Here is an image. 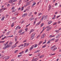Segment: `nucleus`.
<instances>
[{"mask_svg":"<svg viewBox=\"0 0 61 61\" xmlns=\"http://www.w3.org/2000/svg\"><path fill=\"white\" fill-rule=\"evenodd\" d=\"M13 42H11L10 43L6 46V47H4L3 48V49H5L7 48H9L12 46Z\"/></svg>","mask_w":61,"mask_h":61,"instance_id":"nucleus-1","label":"nucleus"},{"mask_svg":"<svg viewBox=\"0 0 61 61\" xmlns=\"http://www.w3.org/2000/svg\"><path fill=\"white\" fill-rule=\"evenodd\" d=\"M17 1V0H11L10 1H9L8 2L9 3H11V4H12L13 2H16Z\"/></svg>","mask_w":61,"mask_h":61,"instance_id":"nucleus-2","label":"nucleus"},{"mask_svg":"<svg viewBox=\"0 0 61 61\" xmlns=\"http://www.w3.org/2000/svg\"><path fill=\"white\" fill-rule=\"evenodd\" d=\"M31 4V1H29V2H27L26 5H24V6L25 7H26V6H27V5H30V4Z\"/></svg>","mask_w":61,"mask_h":61,"instance_id":"nucleus-3","label":"nucleus"},{"mask_svg":"<svg viewBox=\"0 0 61 61\" xmlns=\"http://www.w3.org/2000/svg\"><path fill=\"white\" fill-rule=\"evenodd\" d=\"M35 35V33H33L32 35L31 36H31L30 39L31 40H32V39H33L34 38V36Z\"/></svg>","mask_w":61,"mask_h":61,"instance_id":"nucleus-4","label":"nucleus"},{"mask_svg":"<svg viewBox=\"0 0 61 61\" xmlns=\"http://www.w3.org/2000/svg\"><path fill=\"white\" fill-rule=\"evenodd\" d=\"M43 16L44 18V20H46L47 18V15H46L45 16V15Z\"/></svg>","mask_w":61,"mask_h":61,"instance_id":"nucleus-5","label":"nucleus"},{"mask_svg":"<svg viewBox=\"0 0 61 61\" xmlns=\"http://www.w3.org/2000/svg\"><path fill=\"white\" fill-rule=\"evenodd\" d=\"M34 45H33L31 46V47L30 49V51H31V50H32V49H33V48H34Z\"/></svg>","mask_w":61,"mask_h":61,"instance_id":"nucleus-6","label":"nucleus"},{"mask_svg":"<svg viewBox=\"0 0 61 61\" xmlns=\"http://www.w3.org/2000/svg\"><path fill=\"white\" fill-rule=\"evenodd\" d=\"M52 28L51 27H50L49 28H48L46 30L47 31H50L51 29V28Z\"/></svg>","mask_w":61,"mask_h":61,"instance_id":"nucleus-7","label":"nucleus"},{"mask_svg":"<svg viewBox=\"0 0 61 61\" xmlns=\"http://www.w3.org/2000/svg\"><path fill=\"white\" fill-rule=\"evenodd\" d=\"M40 23H41V21H40L36 24V26H38V25H39L40 24Z\"/></svg>","mask_w":61,"mask_h":61,"instance_id":"nucleus-8","label":"nucleus"},{"mask_svg":"<svg viewBox=\"0 0 61 61\" xmlns=\"http://www.w3.org/2000/svg\"><path fill=\"white\" fill-rule=\"evenodd\" d=\"M51 6L50 5L49 6V9H48V11H49V10H50L51 9Z\"/></svg>","mask_w":61,"mask_h":61,"instance_id":"nucleus-9","label":"nucleus"},{"mask_svg":"<svg viewBox=\"0 0 61 61\" xmlns=\"http://www.w3.org/2000/svg\"><path fill=\"white\" fill-rule=\"evenodd\" d=\"M52 21H49L48 23V25H49L50 24H51L52 23Z\"/></svg>","mask_w":61,"mask_h":61,"instance_id":"nucleus-10","label":"nucleus"},{"mask_svg":"<svg viewBox=\"0 0 61 61\" xmlns=\"http://www.w3.org/2000/svg\"><path fill=\"white\" fill-rule=\"evenodd\" d=\"M56 47V46L54 45L53 46H52V47H51V50H52V49H53L54 47Z\"/></svg>","mask_w":61,"mask_h":61,"instance_id":"nucleus-11","label":"nucleus"},{"mask_svg":"<svg viewBox=\"0 0 61 61\" xmlns=\"http://www.w3.org/2000/svg\"><path fill=\"white\" fill-rule=\"evenodd\" d=\"M22 0H20L19 1L18 4L19 5H20L21 4V3H22Z\"/></svg>","mask_w":61,"mask_h":61,"instance_id":"nucleus-12","label":"nucleus"},{"mask_svg":"<svg viewBox=\"0 0 61 61\" xmlns=\"http://www.w3.org/2000/svg\"><path fill=\"white\" fill-rule=\"evenodd\" d=\"M33 31H34V30L33 29H32L31 30H30L29 34H31V32H33Z\"/></svg>","mask_w":61,"mask_h":61,"instance_id":"nucleus-13","label":"nucleus"},{"mask_svg":"<svg viewBox=\"0 0 61 61\" xmlns=\"http://www.w3.org/2000/svg\"><path fill=\"white\" fill-rule=\"evenodd\" d=\"M15 42H16L17 41V36H16L15 37Z\"/></svg>","mask_w":61,"mask_h":61,"instance_id":"nucleus-14","label":"nucleus"},{"mask_svg":"<svg viewBox=\"0 0 61 61\" xmlns=\"http://www.w3.org/2000/svg\"><path fill=\"white\" fill-rule=\"evenodd\" d=\"M5 16H4L3 17H2L1 19V21H3L5 19Z\"/></svg>","mask_w":61,"mask_h":61,"instance_id":"nucleus-15","label":"nucleus"},{"mask_svg":"<svg viewBox=\"0 0 61 61\" xmlns=\"http://www.w3.org/2000/svg\"><path fill=\"white\" fill-rule=\"evenodd\" d=\"M56 38H58L60 37V35H58V36H57L56 37Z\"/></svg>","mask_w":61,"mask_h":61,"instance_id":"nucleus-16","label":"nucleus"},{"mask_svg":"<svg viewBox=\"0 0 61 61\" xmlns=\"http://www.w3.org/2000/svg\"><path fill=\"white\" fill-rule=\"evenodd\" d=\"M5 42V41H0V43H4Z\"/></svg>","mask_w":61,"mask_h":61,"instance_id":"nucleus-17","label":"nucleus"},{"mask_svg":"<svg viewBox=\"0 0 61 61\" xmlns=\"http://www.w3.org/2000/svg\"><path fill=\"white\" fill-rule=\"evenodd\" d=\"M44 19V16H42V18L41 19V21H43V19Z\"/></svg>","mask_w":61,"mask_h":61,"instance_id":"nucleus-18","label":"nucleus"},{"mask_svg":"<svg viewBox=\"0 0 61 61\" xmlns=\"http://www.w3.org/2000/svg\"><path fill=\"white\" fill-rule=\"evenodd\" d=\"M57 49V47H55V48L53 49L52 50V51H55V50H56V49Z\"/></svg>","mask_w":61,"mask_h":61,"instance_id":"nucleus-19","label":"nucleus"},{"mask_svg":"<svg viewBox=\"0 0 61 61\" xmlns=\"http://www.w3.org/2000/svg\"><path fill=\"white\" fill-rule=\"evenodd\" d=\"M23 31V30L22 29L20 30L19 32V33H20L21 32H22Z\"/></svg>","mask_w":61,"mask_h":61,"instance_id":"nucleus-20","label":"nucleus"},{"mask_svg":"<svg viewBox=\"0 0 61 61\" xmlns=\"http://www.w3.org/2000/svg\"><path fill=\"white\" fill-rule=\"evenodd\" d=\"M55 54H56V53H54L53 54H50V56H54V55H55Z\"/></svg>","mask_w":61,"mask_h":61,"instance_id":"nucleus-21","label":"nucleus"},{"mask_svg":"<svg viewBox=\"0 0 61 61\" xmlns=\"http://www.w3.org/2000/svg\"><path fill=\"white\" fill-rule=\"evenodd\" d=\"M34 20V18H32L30 19V21H32V20Z\"/></svg>","mask_w":61,"mask_h":61,"instance_id":"nucleus-22","label":"nucleus"},{"mask_svg":"<svg viewBox=\"0 0 61 61\" xmlns=\"http://www.w3.org/2000/svg\"><path fill=\"white\" fill-rule=\"evenodd\" d=\"M14 23H13L12 25H11V27H13L14 26Z\"/></svg>","mask_w":61,"mask_h":61,"instance_id":"nucleus-23","label":"nucleus"},{"mask_svg":"<svg viewBox=\"0 0 61 61\" xmlns=\"http://www.w3.org/2000/svg\"><path fill=\"white\" fill-rule=\"evenodd\" d=\"M4 9V8H2L0 10V13H2V10H3Z\"/></svg>","mask_w":61,"mask_h":61,"instance_id":"nucleus-24","label":"nucleus"},{"mask_svg":"<svg viewBox=\"0 0 61 61\" xmlns=\"http://www.w3.org/2000/svg\"><path fill=\"white\" fill-rule=\"evenodd\" d=\"M40 51V50H37L35 52V53H37V52H39Z\"/></svg>","mask_w":61,"mask_h":61,"instance_id":"nucleus-25","label":"nucleus"},{"mask_svg":"<svg viewBox=\"0 0 61 61\" xmlns=\"http://www.w3.org/2000/svg\"><path fill=\"white\" fill-rule=\"evenodd\" d=\"M22 56V55H19L18 56V57H21V56Z\"/></svg>","mask_w":61,"mask_h":61,"instance_id":"nucleus-26","label":"nucleus"},{"mask_svg":"<svg viewBox=\"0 0 61 61\" xmlns=\"http://www.w3.org/2000/svg\"><path fill=\"white\" fill-rule=\"evenodd\" d=\"M44 56V55H42L40 56V58H42V57H43Z\"/></svg>","mask_w":61,"mask_h":61,"instance_id":"nucleus-27","label":"nucleus"},{"mask_svg":"<svg viewBox=\"0 0 61 61\" xmlns=\"http://www.w3.org/2000/svg\"><path fill=\"white\" fill-rule=\"evenodd\" d=\"M55 31V32H57V33H59V30H56Z\"/></svg>","mask_w":61,"mask_h":61,"instance_id":"nucleus-28","label":"nucleus"},{"mask_svg":"<svg viewBox=\"0 0 61 61\" xmlns=\"http://www.w3.org/2000/svg\"><path fill=\"white\" fill-rule=\"evenodd\" d=\"M15 6H13L11 8V10H14V9H15Z\"/></svg>","mask_w":61,"mask_h":61,"instance_id":"nucleus-29","label":"nucleus"},{"mask_svg":"<svg viewBox=\"0 0 61 61\" xmlns=\"http://www.w3.org/2000/svg\"><path fill=\"white\" fill-rule=\"evenodd\" d=\"M24 10V6H23L22 7L21 9V11H23Z\"/></svg>","mask_w":61,"mask_h":61,"instance_id":"nucleus-30","label":"nucleus"},{"mask_svg":"<svg viewBox=\"0 0 61 61\" xmlns=\"http://www.w3.org/2000/svg\"><path fill=\"white\" fill-rule=\"evenodd\" d=\"M40 36H41V35L40 34L37 37H36L37 38H38V37H39Z\"/></svg>","mask_w":61,"mask_h":61,"instance_id":"nucleus-31","label":"nucleus"},{"mask_svg":"<svg viewBox=\"0 0 61 61\" xmlns=\"http://www.w3.org/2000/svg\"><path fill=\"white\" fill-rule=\"evenodd\" d=\"M28 49H26V51H25V53H26V52H28Z\"/></svg>","mask_w":61,"mask_h":61,"instance_id":"nucleus-32","label":"nucleus"},{"mask_svg":"<svg viewBox=\"0 0 61 61\" xmlns=\"http://www.w3.org/2000/svg\"><path fill=\"white\" fill-rule=\"evenodd\" d=\"M32 14V12H31L29 14V15H31Z\"/></svg>","mask_w":61,"mask_h":61,"instance_id":"nucleus-33","label":"nucleus"},{"mask_svg":"<svg viewBox=\"0 0 61 61\" xmlns=\"http://www.w3.org/2000/svg\"><path fill=\"white\" fill-rule=\"evenodd\" d=\"M42 42H43V41H41L39 43V45H40L41 44V43H42Z\"/></svg>","mask_w":61,"mask_h":61,"instance_id":"nucleus-34","label":"nucleus"},{"mask_svg":"<svg viewBox=\"0 0 61 61\" xmlns=\"http://www.w3.org/2000/svg\"><path fill=\"white\" fill-rule=\"evenodd\" d=\"M37 46V44H35V46L34 47V48H35Z\"/></svg>","mask_w":61,"mask_h":61,"instance_id":"nucleus-35","label":"nucleus"},{"mask_svg":"<svg viewBox=\"0 0 61 61\" xmlns=\"http://www.w3.org/2000/svg\"><path fill=\"white\" fill-rule=\"evenodd\" d=\"M46 45H44L43 46H42V48H44L45 47H46Z\"/></svg>","mask_w":61,"mask_h":61,"instance_id":"nucleus-36","label":"nucleus"},{"mask_svg":"<svg viewBox=\"0 0 61 61\" xmlns=\"http://www.w3.org/2000/svg\"><path fill=\"white\" fill-rule=\"evenodd\" d=\"M44 25V23H42L41 25V27H42V26H43Z\"/></svg>","mask_w":61,"mask_h":61,"instance_id":"nucleus-37","label":"nucleus"},{"mask_svg":"<svg viewBox=\"0 0 61 61\" xmlns=\"http://www.w3.org/2000/svg\"><path fill=\"white\" fill-rule=\"evenodd\" d=\"M8 16H9V15H5L6 18H7V17H8Z\"/></svg>","mask_w":61,"mask_h":61,"instance_id":"nucleus-38","label":"nucleus"},{"mask_svg":"<svg viewBox=\"0 0 61 61\" xmlns=\"http://www.w3.org/2000/svg\"><path fill=\"white\" fill-rule=\"evenodd\" d=\"M36 4V2H34L33 3L32 5H35Z\"/></svg>","mask_w":61,"mask_h":61,"instance_id":"nucleus-39","label":"nucleus"},{"mask_svg":"<svg viewBox=\"0 0 61 61\" xmlns=\"http://www.w3.org/2000/svg\"><path fill=\"white\" fill-rule=\"evenodd\" d=\"M15 5V3L12 4L11 5L12 6H14V5Z\"/></svg>","mask_w":61,"mask_h":61,"instance_id":"nucleus-40","label":"nucleus"},{"mask_svg":"<svg viewBox=\"0 0 61 61\" xmlns=\"http://www.w3.org/2000/svg\"><path fill=\"white\" fill-rule=\"evenodd\" d=\"M8 42H9V41H8L6 43V44L5 45V46H6V45H7Z\"/></svg>","mask_w":61,"mask_h":61,"instance_id":"nucleus-41","label":"nucleus"},{"mask_svg":"<svg viewBox=\"0 0 61 61\" xmlns=\"http://www.w3.org/2000/svg\"><path fill=\"white\" fill-rule=\"evenodd\" d=\"M6 37V36L4 38H2L1 39V40H4V39H5V38Z\"/></svg>","mask_w":61,"mask_h":61,"instance_id":"nucleus-42","label":"nucleus"},{"mask_svg":"<svg viewBox=\"0 0 61 61\" xmlns=\"http://www.w3.org/2000/svg\"><path fill=\"white\" fill-rule=\"evenodd\" d=\"M18 50L15 51L14 52V53H16V52H18Z\"/></svg>","mask_w":61,"mask_h":61,"instance_id":"nucleus-43","label":"nucleus"},{"mask_svg":"<svg viewBox=\"0 0 61 61\" xmlns=\"http://www.w3.org/2000/svg\"><path fill=\"white\" fill-rule=\"evenodd\" d=\"M9 58V57H7L6 58V59H8Z\"/></svg>","mask_w":61,"mask_h":61,"instance_id":"nucleus-44","label":"nucleus"},{"mask_svg":"<svg viewBox=\"0 0 61 61\" xmlns=\"http://www.w3.org/2000/svg\"><path fill=\"white\" fill-rule=\"evenodd\" d=\"M12 19H13L14 20H15V19H16V18L15 17H12Z\"/></svg>","mask_w":61,"mask_h":61,"instance_id":"nucleus-45","label":"nucleus"},{"mask_svg":"<svg viewBox=\"0 0 61 61\" xmlns=\"http://www.w3.org/2000/svg\"><path fill=\"white\" fill-rule=\"evenodd\" d=\"M24 15H25V16H26L27 15V14L26 13H25Z\"/></svg>","mask_w":61,"mask_h":61,"instance_id":"nucleus-46","label":"nucleus"},{"mask_svg":"<svg viewBox=\"0 0 61 61\" xmlns=\"http://www.w3.org/2000/svg\"><path fill=\"white\" fill-rule=\"evenodd\" d=\"M48 0H45V3H47V2H48Z\"/></svg>","mask_w":61,"mask_h":61,"instance_id":"nucleus-47","label":"nucleus"},{"mask_svg":"<svg viewBox=\"0 0 61 61\" xmlns=\"http://www.w3.org/2000/svg\"><path fill=\"white\" fill-rule=\"evenodd\" d=\"M7 5V7H9V6H10V4H8Z\"/></svg>","mask_w":61,"mask_h":61,"instance_id":"nucleus-48","label":"nucleus"},{"mask_svg":"<svg viewBox=\"0 0 61 61\" xmlns=\"http://www.w3.org/2000/svg\"><path fill=\"white\" fill-rule=\"evenodd\" d=\"M57 23V22H55L53 24V25H56V24Z\"/></svg>","mask_w":61,"mask_h":61,"instance_id":"nucleus-49","label":"nucleus"},{"mask_svg":"<svg viewBox=\"0 0 61 61\" xmlns=\"http://www.w3.org/2000/svg\"><path fill=\"white\" fill-rule=\"evenodd\" d=\"M30 25V24H29L28 25H26V27H28V26H29V25Z\"/></svg>","mask_w":61,"mask_h":61,"instance_id":"nucleus-50","label":"nucleus"},{"mask_svg":"<svg viewBox=\"0 0 61 61\" xmlns=\"http://www.w3.org/2000/svg\"><path fill=\"white\" fill-rule=\"evenodd\" d=\"M44 37L42 35L41 37V38L42 39H43Z\"/></svg>","mask_w":61,"mask_h":61,"instance_id":"nucleus-51","label":"nucleus"},{"mask_svg":"<svg viewBox=\"0 0 61 61\" xmlns=\"http://www.w3.org/2000/svg\"><path fill=\"white\" fill-rule=\"evenodd\" d=\"M25 32H26L27 31V30H28V29H27V28H26L25 29Z\"/></svg>","mask_w":61,"mask_h":61,"instance_id":"nucleus-52","label":"nucleus"},{"mask_svg":"<svg viewBox=\"0 0 61 61\" xmlns=\"http://www.w3.org/2000/svg\"><path fill=\"white\" fill-rule=\"evenodd\" d=\"M42 35L44 37L46 36V35L45 34H43V35Z\"/></svg>","mask_w":61,"mask_h":61,"instance_id":"nucleus-53","label":"nucleus"},{"mask_svg":"<svg viewBox=\"0 0 61 61\" xmlns=\"http://www.w3.org/2000/svg\"><path fill=\"white\" fill-rule=\"evenodd\" d=\"M49 43H50V41H49L47 42V44H48Z\"/></svg>","mask_w":61,"mask_h":61,"instance_id":"nucleus-54","label":"nucleus"},{"mask_svg":"<svg viewBox=\"0 0 61 61\" xmlns=\"http://www.w3.org/2000/svg\"><path fill=\"white\" fill-rule=\"evenodd\" d=\"M24 32H23L22 33H20V35H23V34H24Z\"/></svg>","mask_w":61,"mask_h":61,"instance_id":"nucleus-55","label":"nucleus"},{"mask_svg":"<svg viewBox=\"0 0 61 61\" xmlns=\"http://www.w3.org/2000/svg\"><path fill=\"white\" fill-rule=\"evenodd\" d=\"M42 15V13H40L38 15V16H39L40 15Z\"/></svg>","mask_w":61,"mask_h":61,"instance_id":"nucleus-56","label":"nucleus"},{"mask_svg":"<svg viewBox=\"0 0 61 61\" xmlns=\"http://www.w3.org/2000/svg\"><path fill=\"white\" fill-rule=\"evenodd\" d=\"M28 10V9H26L24 11V12H26V10Z\"/></svg>","mask_w":61,"mask_h":61,"instance_id":"nucleus-57","label":"nucleus"},{"mask_svg":"<svg viewBox=\"0 0 61 61\" xmlns=\"http://www.w3.org/2000/svg\"><path fill=\"white\" fill-rule=\"evenodd\" d=\"M46 40L45 41V42H43V44H46Z\"/></svg>","mask_w":61,"mask_h":61,"instance_id":"nucleus-58","label":"nucleus"},{"mask_svg":"<svg viewBox=\"0 0 61 61\" xmlns=\"http://www.w3.org/2000/svg\"><path fill=\"white\" fill-rule=\"evenodd\" d=\"M15 10H12V12L13 13L14 12H15Z\"/></svg>","mask_w":61,"mask_h":61,"instance_id":"nucleus-59","label":"nucleus"},{"mask_svg":"<svg viewBox=\"0 0 61 61\" xmlns=\"http://www.w3.org/2000/svg\"><path fill=\"white\" fill-rule=\"evenodd\" d=\"M20 46H24V44H21Z\"/></svg>","mask_w":61,"mask_h":61,"instance_id":"nucleus-60","label":"nucleus"},{"mask_svg":"<svg viewBox=\"0 0 61 61\" xmlns=\"http://www.w3.org/2000/svg\"><path fill=\"white\" fill-rule=\"evenodd\" d=\"M10 33V32H8L7 34L6 35H8L9 34V33Z\"/></svg>","mask_w":61,"mask_h":61,"instance_id":"nucleus-61","label":"nucleus"},{"mask_svg":"<svg viewBox=\"0 0 61 61\" xmlns=\"http://www.w3.org/2000/svg\"><path fill=\"white\" fill-rule=\"evenodd\" d=\"M15 47H14V46H12V47L11 48V49H13Z\"/></svg>","mask_w":61,"mask_h":61,"instance_id":"nucleus-62","label":"nucleus"},{"mask_svg":"<svg viewBox=\"0 0 61 61\" xmlns=\"http://www.w3.org/2000/svg\"><path fill=\"white\" fill-rule=\"evenodd\" d=\"M18 15V14L16 12L15 13V15Z\"/></svg>","mask_w":61,"mask_h":61,"instance_id":"nucleus-63","label":"nucleus"},{"mask_svg":"<svg viewBox=\"0 0 61 61\" xmlns=\"http://www.w3.org/2000/svg\"><path fill=\"white\" fill-rule=\"evenodd\" d=\"M58 41V39H57L55 41L56 42H57Z\"/></svg>","mask_w":61,"mask_h":61,"instance_id":"nucleus-64","label":"nucleus"}]
</instances>
